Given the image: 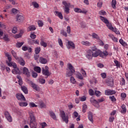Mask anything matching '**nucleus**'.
Wrapping results in <instances>:
<instances>
[{"instance_id":"c756f323","label":"nucleus","mask_w":128,"mask_h":128,"mask_svg":"<svg viewBox=\"0 0 128 128\" xmlns=\"http://www.w3.org/2000/svg\"><path fill=\"white\" fill-rule=\"evenodd\" d=\"M11 54H12V56H14V58L16 60L17 58H18V56L17 54H16V52H15L14 50H12V51H11Z\"/></svg>"},{"instance_id":"7c9ffc66","label":"nucleus","mask_w":128,"mask_h":128,"mask_svg":"<svg viewBox=\"0 0 128 128\" xmlns=\"http://www.w3.org/2000/svg\"><path fill=\"white\" fill-rule=\"evenodd\" d=\"M32 5L35 8H40V5L36 2H32Z\"/></svg>"},{"instance_id":"e433bc0d","label":"nucleus","mask_w":128,"mask_h":128,"mask_svg":"<svg viewBox=\"0 0 128 128\" xmlns=\"http://www.w3.org/2000/svg\"><path fill=\"white\" fill-rule=\"evenodd\" d=\"M120 84L122 86H126V80H124V78H122V80L120 81Z\"/></svg>"},{"instance_id":"3c124183","label":"nucleus","mask_w":128,"mask_h":128,"mask_svg":"<svg viewBox=\"0 0 128 128\" xmlns=\"http://www.w3.org/2000/svg\"><path fill=\"white\" fill-rule=\"evenodd\" d=\"M88 108V106L86 104H84L82 106V112H86V110Z\"/></svg>"},{"instance_id":"2f4dec72","label":"nucleus","mask_w":128,"mask_h":128,"mask_svg":"<svg viewBox=\"0 0 128 128\" xmlns=\"http://www.w3.org/2000/svg\"><path fill=\"white\" fill-rule=\"evenodd\" d=\"M18 104L20 106H22V107H24V106H28V103L26 102H18Z\"/></svg>"},{"instance_id":"7ed1b4c3","label":"nucleus","mask_w":128,"mask_h":128,"mask_svg":"<svg viewBox=\"0 0 128 128\" xmlns=\"http://www.w3.org/2000/svg\"><path fill=\"white\" fill-rule=\"evenodd\" d=\"M68 68L70 71H67L66 72V76L67 78H70V76H72V74L76 72V70H74V67L70 63H68L67 64Z\"/></svg>"},{"instance_id":"473e14b6","label":"nucleus","mask_w":128,"mask_h":128,"mask_svg":"<svg viewBox=\"0 0 128 128\" xmlns=\"http://www.w3.org/2000/svg\"><path fill=\"white\" fill-rule=\"evenodd\" d=\"M114 63L115 64V65L116 66L117 68H120V62L118 60H114Z\"/></svg>"},{"instance_id":"c03bdc74","label":"nucleus","mask_w":128,"mask_h":128,"mask_svg":"<svg viewBox=\"0 0 128 128\" xmlns=\"http://www.w3.org/2000/svg\"><path fill=\"white\" fill-rule=\"evenodd\" d=\"M24 42H18L16 44V46L18 48H21L22 46L24 44Z\"/></svg>"},{"instance_id":"a19ab883","label":"nucleus","mask_w":128,"mask_h":128,"mask_svg":"<svg viewBox=\"0 0 128 128\" xmlns=\"http://www.w3.org/2000/svg\"><path fill=\"white\" fill-rule=\"evenodd\" d=\"M29 106L30 108H37L38 107V105L36 104L33 102H30Z\"/></svg>"},{"instance_id":"a878e982","label":"nucleus","mask_w":128,"mask_h":128,"mask_svg":"<svg viewBox=\"0 0 128 128\" xmlns=\"http://www.w3.org/2000/svg\"><path fill=\"white\" fill-rule=\"evenodd\" d=\"M88 118L90 122H94V120L92 119V112H88Z\"/></svg>"},{"instance_id":"58836bf2","label":"nucleus","mask_w":128,"mask_h":128,"mask_svg":"<svg viewBox=\"0 0 128 128\" xmlns=\"http://www.w3.org/2000/svg\"><path fill=\"white\" fill-rule=\"evenodd\" d=\"M34 52L36 54H38L40 52V47H37L35 48Z\"/></svg>"},{"instance_id":"f704fd0d","label":"nucleus","mask_w":128,"mask_h":128,"mask_svg":"<svg viewBox=\"0 0 128 128\" xmlns=\"http://www.w3.org/2000/svg\"><path fill=\"white\" fill-rule=\"evenodd\" d=\"M34 70L36 72H38V74H40L41 69L40 66H35L34 68Z\"/></svg>"},{"instance_id":"13d9d810","label":"nucleus","mask_w":128,"mask_h":128,"mask_svg":"<svg viewBox=\"0 0 128 128\" xmlns=\"http://www.w3.org/2000/svg\"><path fill=\"white\" fill-rule=\"evenodd\" d=\"M81 72L84 76H86V71L82 68L81 69Z\"/></svg>"},{"instance_id":"72a5a7b5","label":"nucleus","mask_w":128,"mask_h":128,"mask_svg":"<svg viewBox=\"0 0 128 128\" xmlns=\"http://www.w3.org/2000/svg\"><path fill=\"white\" fill-rule=\"evenodd\" d=\"M70 82H72V84H76V79L74 78L72 76L70 78Z\"/></svg>"},{"instance_id":"393cba45","label":"nucleus","mask_w":128,"mask_h":128,"mask_svg":"<svg viewBox=\"0 0 128 128\" xmlns=\"http://www.w3.org/2000/svg\"><path fill=\"white\" fill-rule=\"evenodd\" d=\"M36 30V26L32 25L28 27V32H31V30Z\"/></svg>"},{"instance_id":"8fccbe9b","label":"nucleus","mask_w":128,"mask_h":128,"mask_svg":"<svg viewBox=\"0 0 128 128\" xmlns=\"http://www.w3.org/2000/svg\"><path fill=\"white\" fill-rule=\"evenodd\" d=\"M60 34H62L66 38L68 36V34L66 32V31H64V30H60Z\"/></svg>"},{"instance_id":"c85d7f7f","label":"nucleus","mask_w":128,"mask_h":128,"mask_svg":"<svg viewBox=\"0 0 128 128\" xmlns=\"http://www.w3.org/2000/svg\"><path fill=\"white\" fill-rule=\"evenodd\" d=\"M40 44L43 48H46L48 46V43L44 42V40H42L40 42Z\"/></svg>"},{"instance_id":"f03ea898","label":"nucleus","mask_w":128,"mask_h":128,"mask_svg":"<svg viewBox=\"0 0 128 128\" xmlns=\"http://www.w3.org/2000/svg\"><path fill=\"white\" fill-rule=\"evenodd\" d=\"M6 56L8 58V60L9 62H7L8 66H13L14 69L12 70V72L14 74H20V69L16 67V64L15 62H12V55L10 53L7 52L5 54Z\"/></svg>"},{"instance_id":"9b49d317","label":"nucleus","mask_w":128,"mask_h":128,"mask_svg":"<svg viewBox=\"0 0 128 128\" xmlns=\"http://www.w3.org/2000/svg\"><path fill=\"white\" fill-rule=\"evenodd\" d=\"M74 10L75 12H78V14H86V12H88V11L86 10H82V9L80 8H74Z\"/></svg>"},{"instance_id":"a18cd8bd","label":"nucleus","mask_w":128,"mask_h":128,"mask_svg":"<svg viewBox=\"0 0 128 128\" xmlns=\"http://www.w3.org/2000/svg\"><path fill=\"white\" fill-rule=\"evenodd\" d=\"M38 26L42 28V26H44V22L42 20H38Z\"/></svg>"},{"instance_id":"f3484780","label":"nucleus","mask_w":128,"mask_h":128,"mask_svg":"<svg viewBox=\"0 0 128 128\" xmlns=\"http://www.w3.org/2000/svg\"><path fill=\"white\" fill-rule=\"evenodd\" d=\"M30 128H37L38 124L35 121H30Z\"/></svg>"},{"instance_id":"b1692460","label":"nucleus","mask_w":128,"mask_h":128,"mask_svg":"<svg viewBox=\"0 0 128 128\" xmlns=\"http://www.w3.org/2000/svg\"><path fill=\"white\" fill-rule=\"evenodd\" d=\"M81 44L83 46H92V43L88 41H82Z\"/></svg>"},{"instance_id":"dca6fc26","label":"nucleus","mask_w":128,"mask_h":128,"mask_svg":"<svg viewBox=\"0 0 128 128\" xmlns=\"http://www.w3.org/2000/svg\"><path fill=\"white\" fill-rule=\"evenodd\" d=\"M120 112L122 114H126V106L123 104L121 106Z\"/></svg>"},{"instance_id":"e2e57ef3","label":"nucleus","mask_w":128,"mask_h":128,"mask_svg":"<svg viewBox=\"0 0 128 128\" xmlns=\"http://www.w3.org/2000/svg\"><path fill=\"white\" fill-rule=\"evenodd\" d=\"M100 76L102 78H106V74L105 72L102 73Z\"/></svg>"},{"instance_id":"aec40b11","label":"nucleus","mask_w":128,"mask_h":128,"mask_svg":"<svg viewBox=\"0 0 128 128\" xmlns=\"http://www.w3.org/2000/svg\"><path fill=\"white\" fill-rule=\"evenodd\" d=\"M76 77L78 78V80H84V76H82V75L80 72H77L75 74Z\"/></svg>"},{"instance_id":"69168bd1","label":"nucleus","mask_w":128,"mask_h":128,"mask_svg":"<svg viewBox=\"0 0 128 128\" xmlns=\"http://www.w3.org/2000/svg\"><path fill=\"white\" fill-rule=\"evenodd\" d=\"M0 68H1V70H6V66H4V64H0Z\"/></svg>"},{"instance_id":"20e7f679","label":"nucleus","mask_w":128,"mask_h":128,"mask_svg":"<svg viewBox=\"0 0 128 128\" xmlns=\"http://www.w3.org/2000/svg\"><path fill=\"white\" fill-rule=\"evenodd\" d=\"M101 20H102L104 24H106V26L109 28V30H112V24L108 22V19L102 16H100Z\"/></svg>"},{"instance_id":"1a4fd4ad","label":"nucleus","mask_w":128,"mask_h":128,"mask_svg":"<svg viewBox=\"0 0 128 128\" xmlns=\"http://www.w3.org/2000/svg\"><path fill=\"white\" fill-rule=\"evenodd\" d=\"M4 116L6 120H8V122H12V116H10V114L8 112L6 111L4 112Z\"/></svg>"},{"instance_id":"09e8293b","label":"nucleus","mask_w":128,"mask_h":128,"mask_svg":"<svg viewBox=\"0 0 128 128\" xmlns=\"http://www.w3.org/2000/svg\"><path fill=\"white\" fill-rule=\"evenodd\" d=\"M94 93L96 96H98V98L100 96L102 95V93L99 90H95Z\"/></svg>"},{"instance_id":"c9c22d12","label":"nucleus","mask_w":128,"mask_h":128,"mask_svg":"<svg viewBox=\"0 0 128 128\" xmlns=\"http://www.w3.org/2000/svg\"><path fill=\"white\" fill-rule=\"evenodd\" d=\"M92 36L94 38H96L98 40H100V36H98L96 33H92Z\"/></svg>"},{"instance_id":"79ce46f5","label":"nucleus","mask_w":128,"mask_h":128,"mask_svg":"<svg viewBox=\"0 0 128 128\" xmlns=\"http://www.w3.org/2000/svg\"><path fill=\"white\" fill-rule=\"evenodd\" d=\"M116 0H112V8L114 10L116 9Z\"/></svg>"},{"instance_id":"bf43d9fd","label":"nucleus","mask_w":128,"mask_h":128,"mask_svg":"<svg viewBox=\"0 0 128 128\" xmlns=\"http://www.w3.org/2000/svg\"><path fill=\"white\" fill-rule=\"evenodd\" d=\"M30 38H32L33 40H34V38H36V35L34 34V33H31V34H30Z\"/></svg>"},{"instance_id":"423d86ee","label":"nucleus","mask_w":128,"mask_h":128,"mask_svg":"<svg viewBox=\"0 0 128 128\" xmlns=\"http://www.w3.org/2000/svg\"><path fill=\"white\" fill-rule=\"evenodd\" d=\"M42 74L44 76H46V78H48L50 76V71H48V66H45V68H42Z\"/></svg>"},{"instance_id":"bb28decb","label":"nucleus","mask_w":128,"mask_h":128,"mask_svg":"<svg viewBox=\"0 0 128 128\" xmlns=\"http://www.w3.org/2000/svg\"><path fill=\"white\" fill-rule=\"evenodd\" d=\"M50 116H51L53 120H56V114H54V112L50 111Z\"/></svg>"},{"instance_id":"774afa93","label":"nucleus","mask_w":128,"mask_h":128,"mask_svg":"<svg viewBox=\"0 0 128 128\" xmlns=\"http://www.w3.org/2000/svg\"><path fill=\"white\" fill-rule=\"evenodd\" d=\"M22 36V34H17L15 36V38H20Z\"/></svg>"},{"instance_id":"ddd939ff","label":"nucleus","mask_w":128,"mask_h":128,"mask_svg":"<svg viewBox=\"0 0 128 128\" xmlns=\"http://www.w3.org/2000/svg\"><path fill=\"white\" fill-rule=\"evenodd\" d=\"M72 48L73 50L76 48V46L74 45V43L72 42V41H68V48L70 50Z\"/></svg>"},{"instance_id":"37998d69","label":"nucleus","mask_w":128,"mask_h":128,"mask_svg":"<svg viewBox=\"0 0 128 128\" xmlns=\"http://www.w3.org/2000/svg\"><path fill=\"white\" fill-rule=\"evenodd\" d=\"M58 43L60 46H61V48H64V44L62 43V39L58 38Z\"/></svg>"},{"instance_id":"6e6d98bb","label":"nucleus","mask_w":128,"mask_h":128,"mask_svg":"<svg viewBox=\"0 0 128 128\" xmlns=\"http://www.w3.org/2000/svg\"><path fill=\"white\" fill-rule=\"evenodd\" d=\"M3 39L4 40H6V42H9L10 38H8V35H4V37L3 38Z\"/></svg>"},{"instance_id":"680f3d73","label":"nucleus","mask_w":128,"mask_h":128,"mask_svg":"<svg viewBox=\"0 0 128 128\" xmlns=\"http://www.w3.org/2000/svg\"><path fill=\"white\" fill-rule=\"evenodd\" d=\"M40 124L42 128H46V126H48L46 123L44 122L41 123Z\"/></svg>"},{"instance_id":"0e129e2a","label":"nucleus","mask_w":128,"mask_h":128,"mask_svg":"<svg viewBox=\"0 0 128 128\" xmlns=\"http://www.w3.org/2000/svg\"><path fill=\"white\" fill-rule=\"evenodd\" d=\"M38 58H40V55L36 54L34 55V58L35 60H38Z\"/></svg>"},{"instance_id":"338daca9","label":"nucleus","mask_w":128,"mask_h":128,"mask_svg":"<svg viewBox=\"0 0 128 128\" xmlns=\"http://www.w3.org/2000/svg\"><path fill=\"white\" fill-rule=\"evenodd\" d=\"M66 32L68 34H70V26H68L66 28Z\"/></svg>"},{"instance_id":"cd10ccee","label":"nucleus","mask_w":128,"mask_h":128,"mask_svg":"<svg viewBox=\"0 0 128 128\" xmlns=\"http://www.w3.org/2000/svg\"><path fill=\"white\" fill-rule=\"evenodd\" d=\"M105 94L106 96H112V90L110 89L105 90Z\"/></svg>"},{"instance_id":"6e6552de","label":"nucleus","mask_w":128,"mask_h":128,"mask_svg":"<svg viewBox=\"0 0 128 128\" xmlns=\"http://www.w3.org/2000/svg\"><path fill=\"white\" fill-rule=\"evenodd\" d=\"M16 97L18 100H22V102H26V99L24 94L20 93H17L16 94Z\"/></svg>"},{"instance_id":"5701e85b","label":"nucleus","mask_w":128,"mask_h":128,"mask_svg":"<svg viewBox=\"0 0 128 128\" xmlns=\"http://www.w3.org/2000/svg\"><path fill=\"white\" fill-rule=\"evenodd\" d=\"M21 90L26 94H28V88L26 87V86H21Z\"/></svg>"},{"instance_id":"f257e3e1","label":"nucleus","mask_w":128,"mask_h":128,"mask_svg":"<svg viewBox=\"0 0 128 128\" xmlns=\"http://www.w3.org/2000/svg\"><path fill=\"white\" fill-rule=\"evenodd\" d=\"M108 52L106 51H104L103 52L102 51L98 50L96 46L92 47L91 49L88 50L86 51V57L88 60H92V58H98L100 56L102 58H104V56H108Z\"/></svg>"},{"instance_id":"4468645a","label":"nucleus","mask_w":128,"mask_h":128,"mask_svg":"<svg viewBox=\"0 0 128 128\" xmlns=\"http://www.w3.org/2000/svg\"><path fill=\"white\" fill-rule=\"evenodd\" d=\"M90 102L92 104L93 106H98V100H96L94 98H91L90 99Z\"/></svg>"},{"instance_id":"052dcab7","label":"nucleus","mask_w":128,"mask_h":128,"mask_svg":"<svg viewBox=\"0 0 128 128\" xmlns=\"http://www.w3.org/2000/svg\"><path fill=\"white\" fill-rule=\"evenodd\" d=\"M98 104H99V102H104V97H102L98 99Z\"/></svg>"},{"instance_id":"de8ad7c7","label":"nucleus","mask_w":128,"mask_h":128,"mask_svg":"<svg viewBox=\"0 0 128 128\" xmlns=\"http://www.w3.org/2000/svg\"><path fill=\"white\" fill-rule=\"evenodd\" d=\"M79 100L80 102H85V100H86V96H82L79 98Z\"/></svg>"},{"instance_id":"ea45409f","label":"nucleus","mask_w":128,"mask_h":128,"mask_svg":"<svg viewBox=\"0 0 128 128\" xmlns=\"http://www.w3.org/2000/svg\"><path fill=\"white\" fill-rule=\"evenodd\" d=\"M120 96L122 98V100H124L126 99V93H122L120 94Z\"/></svg>"},{"instance_id":"5fc2aeb1","label":"nucleus","mask_w":128,"mask_h":128,"mask_svg":"<svg viewBox=\"0 0 128 128\" xmlns=\"http://www.w3.org/2000/svg\"><path fill=\"white\" fill-rule=\"evenodd\" d=\"M40 106L41 108H46V104H44V102H41L40 104Z\"/></svg>"},{"instance_id":"603ef678","label":"nucleus","mask_w":128,"mask_h":128,"mask_svg":"<svg viewBox=\"0 0 128 128\" xmlns=\"http://www.w3.org/2000/svg\"><path fill=\"white\" fill-rule=\"evenodd\" d=\"M88 94L90 96H94V91L92 89H90L88 90Z\"/></svg>"},{"instance_id":"39448f33","label":"nucleus","mask_w":128,"mask_h":128,"mask_svg":"<svg viewBox=\"0 0 128 128\" xmlns=\"http://www.w3.org/2000/svg\"><path fill=\"white\" fill-rule=\"evenodd\" d=\"M62 4L64 6V12L66 14H70V4L68 3L66 1H63L62 2Z\"/></svg>"},{"instance_id":"49530a36","label":"nucleus","mask_w":128,"mask_h":128,"mask_svg":"<svg viewBox=\"0 0 128 128\" xmlns=\"http://www.w3.org/2000/svg\"><path fill=\"white\" fill-rule=\"evenodd\" d=\"M112 32H115L116 34H120V30H118L116 29V28H112Z\"/></svg>"},{"instance_id":"412c9836","label":"nucleus","mask_w":128,"mask_h":128,"mask_svg":"<svg viewBox=\"0 0 128 128\" xmlns=\"http://www.w3.org/2000/svg\"><path fill=\"white\" fill-rule=\"evenodd\" d=\"M39 62L40 64H46V62H48V60L46 58H44V57L41 56L40 58Z\"/></svg>"},{"instance_id":"4c0bfd02","label":"nucleus","mask_w":128,"mask_h":128,"mask_svg":"<svg viewBox=\"0 0 128 128\" xmlns=\"http://www.w3.org/2000/svg\"><path fill=\"white\" fill-rule=\"evenodd\" d=\"M119 42L122 46H126V43L122 38L120 40Z\"/></svg>"},{"instance_id":"a211bd4d","label":"nucleus","mask_w":128,"mask_h":128,"mask_svg":"<svg viewBox=\"0 0 128 128\" xmlns=\"http://www.w3.org/2000/svg\"><path fill=\"white\" fill-rule=\"evenodd\" d=\"M23 74H25V76H26L28 78H30V76L28 69L26 67L23 68Z\"/></svg>"},{"instance_id":"9d476101","label":"nucleus","mask_w":128,"mask_h":128,"mask_svg":"<svg viewBox=\"0 0 128 128\" xmlns=\"http://www.w3.org/2000/svg\"><path fill=\"white\" fill-rule=\"evenodd\" d=\"M16 60L20 64V66H24V64H26V62L24 60V58L22 57H18Z\"/></svg>"},{"instance_id":"f8f14e48","label":"nucleus","mask_w":128,"mask_h":128,"mask_svg":"<svg viewBox=\"0 0 128 128\" xmlns=\"http://www.w3.org/2000/svg\"><path fill=\"white\" fill-rule=\"evenodd\" d=\"M30 116V122L36 121V116H34V112L31 111L28 112Z\"/></svg>"},{"instance_id":"6ab92c4d","label":"nucleus","mask_w":128,"mask_h":128,"mask_svg":"<svg viewBox=\"0 0 128 128\" xmlns=\"http://www.w3.org/2000/svg\"><path fill=\"white\" fill-rule=\"evenodd\" d=\"M24 18L22 15H18L16 16V20L18 22H24Z\"/></svg>"},{"instance_id":"4be33fe9","label":"nucleus","mask_w":128,"mask_h":128,"mask_svg":"<svg viewBox=\"0 0 128 128\" xmlns=\"http://www.w3.org/2000/svg\"><path fill=\"white\" fill-rule=\"evenodd\" d=\"M54 14L56 16H58L59 18H60V20H62V18H64V16H62V12H60L56 11L54 12Z\"/></svg>"},{"instance_id":"0eeeda50","label":"nucleus","mask_w":128,"mask_h":128,"mask_svg":"<svg viewBox=\"0 0 128 128\" xmlns=\"http://www.w3.org/2000/svg\"><path fill=\"white\" fill-rule=\"evenodd\" d=\"M60 117L62 118L63 122H64L66 124H68V116H66V113L64 111L61 112Z\"/></svg>"},{"instance_id":"4d7b16f0","label":"nucleus","mask_w":128,"mask_h":128,"mask_svg":"<svg viewBox=\"0 0 128 128\" xmlns=\"http://www.w3.org/2000/svg\"><path fill=\"white\" fill-rule=\"evenodd\" d=\"M17 32H18V28H16V27H14L12 30V34H16Z\"/></svg>"},{"instance_id":"2eb2a0df","label":"nucleus","mask_w":128,"mask_h":128,"mask_svg":"<svg viewBox=\"0 0 128 128\" xmlns=\"http://www.w3.org/2000/svg\"><path fill=\"white\" fill-rule=\"evenodd\" d=\"M30 84H31L32 88L35 90H36V92H40V87L38 86V85L34 84V83L32 81L30 82Z\"/></svg>"},{"instance_id":"864d4df0","label":"nucleus","mask_w":128,"mask_h":128,"mask_svg":"<svg viewBox=\"0 0 128 128\" xmlns=\"http://www.w3.org/2000/svg\"><path fill=\"white\" fill-rule=\"evenodd\" d=\"M99 14H100L101 16H106V12L104 10H102L99 12Z\"/></svg>"}]
</instances>
